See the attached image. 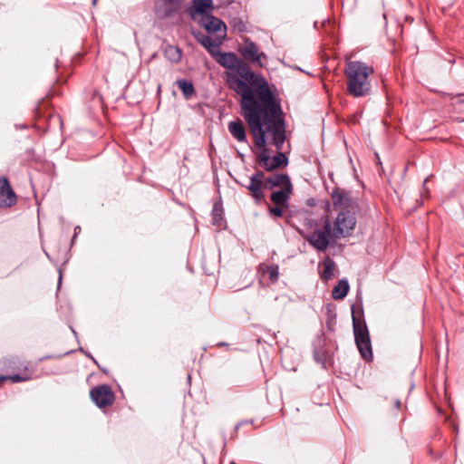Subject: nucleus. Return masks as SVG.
<instances>
[{"label": "nucleus", "instance_id": "obj_1", "mask_svg": "<svg viewBox=\"0 0 464 464\" xmlns=\"http://www.w3.org/2000/svg\"><path fill=\"white\" fill-rule=\"evenodd\" d=\"M227 69L224 79L229 89L240 97L242 116L249 130L263 143L262 126H275V118L280 112V103L276 101L267 81L255 73L247 63L232 52L222 53L220 50L213 56Z\"/></svg>", "mask_w": 464, "mask_h": 464}, {"label": "nucleus", "instance_id": "obj_2", "mask_svg": "<svg viewBox=\"0 0 464 464\" xmlns=\"http://www.w3.org/2000/svg\"><path fill=\"white\" fill-rule=\"evenodd\" d=\"M275 126L269 127L268 125L262 126L263 130V143L258 141V139L250 130L254 138L255 145L261 150L257 156L258 164L267 171H273L276 169L285 167L288 164V159L283 152H278L276 156L270 157L267 149H266V138L271 137L273 144L278 150H282L283 144L285 140V128L283 119V111L280 108V112L276 119H274Z\"/></svg>", "mask_w": 464, "mask_h": 464}, {"label": "nucleus", "instance_id": "obj_3", "mask_svg": "<svg viewBox=\"0 0 464 464\" xmlns=\"http://www.w3.org/2000/svg\"><path fill=\"white\" fill-rule=\"evenodd\" d=\"M373 72V67L363 62H347L344 68L347 93L353 98H362L369 95L372 91L370 76Z\"/></svg>", "mask_w": 464, "mask_h": 464}, {"label": "nucleus", "instance_id": "obj_4", "mask_svg": "<svg viewBox=\"0 0 464 464\" xmlns=\"http://www.w3.org/2000/svg\"><path fill=\"white\" fill-rule=\"evenodd\" d=\"M276 187L281 188L292 187L289 176L276 173L265 178L264 172L257 170L250 177L249 184L246 186L256 203H260L264 199V189H272Z\"/></svg>", "mask_w": 464, "mask_h": 464}, {"label": "nucleus", "instance_id": "obj_5", "mask_svg": "<svg viewBox=\"0 0 464 464\" xmlns=\"http://www.w3.org/2000/svg\"><path fill=\"white\" fill-rule=\"evenodd\" d=\"M353 327L356 346L366 361L372 359V344L370 334L365 322L353 313Z\"/></svg>", "mask_w": 464, "mask_h": 464}, {"label": "nucleus", "instance_id": "obj_6", "mask_svg": "<svg viewBox=\"0 0 464 464\" xmlns=\"http://www.w3.org/2000/svg\"><path fill=\"white\" fill-rule=\"evenodd\" d=\"M334 208L339 212H356L358 209L357 199L352 196L351 191L335 188L331 194Z\"/></svg>", "mask_w": 464, "mask_h": 464}, {"label": "nucleus", "instance_id": "obj_7", "mask_svg": "<svg viewBox=\"0 0 464 464\" xmlns=\"http://www.w3.org/2000/svg\"><path fill=\"white\" fill-rule=\"evenodd\" d=\"M332 227L328 219L325 220L322 229H315L305 236V240L319 251H325L332 238Z\"/></svg>", "mask_w": 464, "mask_h": 464}, {"label": "nucleus", "instance_id": "obj_8", "mask_svg": "<svg viewBox=\"0 0 464 464\" xmlns=\"http://www.w3.org/2000/svg\"><path fill=\"white\" fill-rule=\"evenodd\" d=\"M355 212H339L334 221L333 237L339 238L344 237L351 234L353 230L356 220Z\"/></svg>", "mask_w": 464, "mask_h": 464}, {"label": "nucleus", "instance_id": "obj_9", "mask_svg": "<svg viewBox=\"0 0 464 464\" xmlns=\"http://www.w3.org/2000/svg\"><path fill=\"white\" fill-rule=\"evenodd\" d=\"M239 52L246 61L256 63L260 67L264 66L263 60H266V53L259 52L257 45L249 38L244 39Z\"/></svg>", "mask_w": 464, "mask_h": 464}, {"label": "nucleus", "instance_id": "obj_10", "mask_svg": "<svg viewBox=\"0 0 464 464\" xmlns=\"http://www.w3.org/2000/svg\"><path fill=\"white\" fill-rule=\"evenodd\" d=\"M90 396L95 405L99 408L111 406L115 399L111 388L107 384L92 388L90 392Z\"/></svg>", "mask_w": 464, "mask_h": 464}, {"label": "nucleus", "instance_id": "obj_11", "mask_svg": "<svg viewBox=\"0 0 464 464\" xmlns=\"http://www.w3.org/2000/svg\"><path fill=\"white\" fill-rule=\"evenodd\" d=\"M198 23L209 34H214L215 36L222 35L223 38L226 37L227 26L219 18L209 14L200 17Z\"/></svg>", "mask_w": 464, "mask_h": 464}, {"label": "nucleus", "instance_id": "obj_12", "mask_svg": "<svg viewBox=\"0 0 464 464\" xmlns=\"http://www.w3.org/2000/svg\"><path fill=\"white\" fill-rule=\"evenodd\" d=\"M16 202L17 197L9 180L5 177H0V208H11L14 206Z\"/></svg>", "mask_w": 464, "mask_h": 464}, {"label": "nucleus", "instance_id": "obj_13", "mask_svg": "<svg viewBox=\"0 0 464 464\" xmlns=\"http://www.w3.org/2000/svg\"><path fill=\"white\" fill-rule=\"evenodd\" d=\"M197 41L213 56L218 53L220 45L223 44L225 38L222 35L210 36L202 33H193Z\"/></svg>", "mask_w": 464, "mask_h": 464}, {"label": "nucleus", "instance_id": "obj_14", "mask_svg": "<svg viewBox=\"0 0 464 464\" xmlns=\"http://www.w3.org/2000/svg\"><path fill=\"white\" fill-rule=\"evenodd\" d=\"M184 0H156L155 11L159 17L166 18L177 12Z\"/></svg>", "mask_w": 464, "mask_h": 464}, {"label": "nucleus", "instance_id": "obj_15", "mask_svg": "<svg viewBox=\"0 0 464 464\" xmlns=\"http://www.w3.org/2000/svg\"><path fill=\"white\" fill-rule=\"evenodd\" d=\"M214 9L212 0H193L189 14L193 20L198 19V15L201 17L209 15Z\"/></svg>", "mask_w": 464, "mask_h": 464}, {"label": "nucleus", "instance_id": "obj_16", "mask_svg": "<svg viewBox=\"0 0 464 464\" xmlns=\"http://www.w3.org/2000/svg\"><path fill=\"white\" fill-rule=\"evenodd\" d=\"M319 268L321 278L324 281H328L334 276L336 265L333 259L327 256L319 265Z\"/></svg>", "mask_w": 464, "mask_h": 464}, {"label": "nucleus", "instance_id": "obj_17", "mask_svg": "<svg viewBox=\"0 0 464 464\" xmlns=\"http://www.w3.org/2000/svg\"><path fill=\"white\" fill-rule=\"evenodd\" d=\"M228 130H229L230 134L238 142H246V129L241 121H230L228 123Z\"/></svg>", "mask_w": 464, "mask_h": 464}, {"label": "nucleus", "instance_id": "obj_18", "mask_svg": "<svg viewBox=\"0 0 464 464\" xmlns=\"http://www.w3.org/2000/svg\"><path fill=\"white\" fill-rule=\"evenodd\" d=\"M293 187H285L275 191L271 195V200L277 206H286L292 193Z\"/></svg>", "mask_w": 464, "mask_h": 464}, {"label": "nucleus", "instance_id": "obj_19", "mask_svg": "<svg viewBox=\"0 0 464 464\" xmlns=\"http://www.w3.org/2000/svg\"><path fill=\"white\" fill-rule=\"evenodd\" d=\"M349 284L346 279H341L334 287L332 295L335 300L343 299L349 292Z\"/></svg>", "mask_w": 464, "mask_h": 464}, {"label": "nucleus", "instance_id": "obj_20", "mask_svg": "<svg viewBox=\"0 0 464 464\" xmlns=\"http://www.w3.org/2000/svg\"><path fill=\"white\" fill-rule=\"evenodd\" d=\"M176 85L180 89L185 99L187 100L191 98L192 95L195 93V88L193 83L186 79L177 80Z\"/></svg>", "mask_w": 464, "mask_h": 464}, {"label": "nucleus", "instance_id": "obj_21", "mask_svg": "<svg viewBox=\"0 0 464 464\" xmlns=\"http://www.w3.org/2000/svg\"><path fill=\"white\" fill-rule=\"evenodd\" d=\"M164 54L168 60L174 63H179L182 58L181 50L179 47L173 45L166 46Z\"/></svg>", "mask_w": 464, "mask_h": 464}, {"label": "nucleus", "instance_id": "obj_22", "mask_svg": "<svg viewBox=\"0 0 464 464\" xmlns=\"http://www.w3.org/2000/svg\"><path fill=\"white\" fill-rule=\"evenodd\" d=\"M314 358L323 368H327L328 353L323 347H317L314 351Z\"/></svg>", "mask_w": 464, "mask_h": 464}, {"label": "nucleus", "instance_id": "obj_23", "mask_svg": "<svg viewBox=\"0 0 464 464\" xmlns=\"http://www.w3.org/2000/svg\"><path fill=\"white\" fill-rule=\"evenodd\" d=\"M264 274H267L271 282L275 283L279 278V267L277 265L266 266L265 268L261 266Z\"/></svg>", "mask_w": 464, "mask_h": 464}, {"label": "nucleus", "instance_id": "obj_24", "mask_svg": "<svg viewBox=\"0 0 464 464\" xmlns=\"http://www.w3.org/2000/svg\"><path fill=\"white\" fill-rule=\"evenodd\" d=\"M30 376L27 373L24 374H14V375H8V376H1L0 375V382L3 381L10 380L13 382H21L30 380Z\"/></svg>", "mask_w": 464, "mask_h": 464}, {"label": "nucleus", "instance_id": "obj_25", "mask_svg": "<svg viewBox=\"0 0 464 464\" xmlns=\"http://www.w3.org/2000/svg\"><path fill=\"white\" fill-rule=\"evenodd\" d=\"M284 206H276L269 208V212L271 215L280 218L283 216V208Z\"/></svg>", "mask_w": 464, "mask_h": 464}, {"label": "nucleus", "instance_id": "obj_26", "mask_svg": "<svg viewBox=\"0 0 464 464\" xmlns=\"http://www.w3.org/2000/svg\"><path fill=\"white\" fill-rule=\"evenodd\" d=\"M455 106L459 107V109H460L461 107H464V99L458 100V101L455 102Z\"/></svg>", "mask_w": 464, "mask_h": 464}, {"label": "nucleus", "instance_id": "obj_27", "mask_svg": "<svg viewBox=\"0 0 464 464\" xmlns=\"http://www.w3.org/2000/svg\"><path fill=\"white\" fill-rule=\"evenodd\" d=\"M244 422H240L236 426V429H238L240 425H242ZM245 423H252V421H246Z\"/></svg>", "mask_w": 464, "mask_h": 464}]
</instances>
